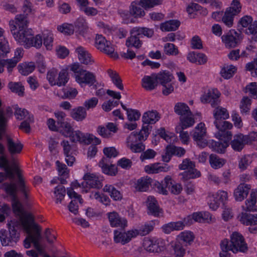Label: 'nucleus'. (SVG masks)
I'll return each instance as SVG.
<instances>
[{"label": "nucleus", "instance_id": "f257e3e1", "mask_svg": "<svg viewBox=\"0 0 257 257\" xmlns=\"http://www.w3.org/2000/svg\"><path fill=\"white\" fill-rule=\"evenodd\" d=\"M14 21L10 22L11 31L15 39L21 45L26 48L35 47L39 48L42 45V38L40 35H37L35 37L31 29H24L17 30V26Z\"/></svg>", "mask_w": 257, "mask_h": 257}, {"label": "nucleus", "instance_id": "f03ea898", "mask_svg": "<svg viewBox=\"0 0 257 257\" xmlns=\"http://www.w3.org/2000/svg\"><path fill=\"white\" fill-rule=\"evenodd\" d=\"M0 168H3L5 172L11 178H15V174H17L18 179L16 182L19 184V189L25 195L26 198H27L29 186L26 185L17 165L15 163L12 166L9 165L5 154L0 156Z\"/></svg>", "mask_w": 257, "mask_h": 257}, {"label": "nucleus", "instance_id": "7ed1b4c3", "mask_svg": "<svg viewBox=\"0 0 257 257\" xmlns=\"http://www.w3.org/2000/svg\"><path fill=\"white\" fill-rule=\"evenodd\" d=\"M3 188L6 193L11 197L12 205L14 212L19 215H23L24 211L22 204L19 201L17 196V192L21 193L25 200H28L30 191L29 187V191L28 192V197L26 198L25 195L19 190V184L18 182L11 181L10 183H5L2 185Z\"/></svg>", "mask_w": 257, "mask_h": 257}, {"label": "nucleus", "instance_id": "20e7f679", "mask_svg": "<svg viewBox=\"0 0 257 257\" xmlns=\"http://www.w3.org/2000/svg\"><path fill=\"white\" fill-rule=\"evenodd\" d=\"M213 116L214 117V124L219 131L218 136H222L225 131H229L232 127V124L225 120L229 118V115L227 109L221 106L214 107Z\"/></svg>", "mask_w": 257, "mask_h": 257}, {"label": "nucleus", "instance_id": "39448f33", "mask_svg": "<svg viewBox=\"0 0 257 257\" xmlns=\"http://www.w3.org/2000/svg\"><path fill=\"white\" fill-rule=\"evenodd\" d=\"M24 216L21 218L22 225L27 233V236L24 240V246L26 248H29L31 247V243H33V240L35 238L36 236V230H34V232L32 233L31 231L32 228H33L34 218L32 215L28 214L25 215H22Z\"/></svg>", "mask_w": 257, "mask_h": 257}, {"label": "nucleus", "instance_id": "423d86ee", "mask_svg": "<svg viewBox=\"0 0 257 257\" xmlns=\"http://www.w3.org/2000/svg\"><path fill=\"white\" fill-rule=\"evenodd\" d=\"M222 136H218L219 131L216 133L215 136L220 141L216 142L211 141L209 147L214 151L223 154L225 153L226 149L228 146V142L231 140L232 134L230 131H225Z\"/></svg>", "mask_w": 257, "mask_h": 257}, {"label": "nucleus", "instance_id": "0eeeda50", "mask_svg": "<svg viewBox=\"0 0 257 257\" xmlns=\"http://www.w3.org/2000/svg\"><path fill=\"white\" fill-rule=\"evenodd\" d=\"M19 233L16 227L9 224V231L0 230V240L3 246H13L19 240Z\"/></svg>", "mask_w": 257, "mask_h": 257}, {"label": "nucleus", "instance_id": "6e6552de", "mask_svg": "<svg viewBox=\"0 0 257 257\" xmlns=\"http://www.w3.org/2000/svg\"><path fill=\"white\" fill-rule=\"evenodd\" d=\"M241 9L239 0H233L231 6L226 9L222 21L226 26L231 27L233 24L234 17L240 13Z\"/></svg>", "mask_w": 257, "mask_h": 257}, {"label": "nucleus", "instance_id": "1a4fd4ad", "mask_svg": "<svg viewBox=\"0 0 257 257\" xmlns=\"http://www.w3.org/2000/svg\"><path fill=\"white\" fill-rule=\"evenodd\" d=\"M95 45L97 49L109 55L111 58L114 59L118 58V55L114 53V49L111 43L107 41L102 35H96Z\"/></svg>", "mask_w": 257, "mask_h": 257}, {"label": "nucleus", "instance_id": "9d476101", "mask_svg": "<svg viewBox=\"0 0 257 257\" xmlns=\"http://www.w3.org/2000/svg\"><path fill=\"white\" fill-rule=\"evenodd\" d=\"M179 168L180 170H187L181 173L183 179L187 180L189 179H193L200 176L199 172L195 169V164L189 159H184L182 163L179 165Z\"/></svg>", "mask_w": 257, "mask_h": 257}, {"label": "nucleus", "instance_id": "9b49d317", "mask_svg": "<svg viewBox=\"0 0 257 257\" xmlns=\"http://www.w3.org/2000/svg\"><path fill=\"white\" fill-rule=\"evenodd\" d=\"M229 247L230 250L233 253H236L238 251L245 252L248 249L247 244L245 242L243 236L236 232L232 234Z\"/></svg>", "mask_w": 257, "mask_h": 257}, {"label": "nucleus", "instance_id": "f8f14e48", "mask_svg": "<svg viewBox=\"0 0 257 257\" xmlns=\"http://www.w3.org/2000/svg\"><path fill=\"white\" fill-rule=\"evenodd\" d=\"M221 39L226 47L234 48L240 43L242 37L241 32L237 33L234 30H231L223 35Z\"/></svg>", "mask_w": 257, "mask_h": 257}, {"label": "nucleus", "instance_id": "ddd939ff", "mask_svg": "<svg viewBox=\"0 0 257 257\" xmlns=\"http://www.w3.org/2000/svg\"><path fill=\"white\" fill-rule=\"evenodd\" d=\"M83 179L84 181L81 183L82 188V192H87L86 188H99L102 187L101 181L102 179L94 174L87 173L85 174Z\"/></svg>", "mask_w": 257, "mask_h": 257}, {"label": "nucleus", "instance_id": "4468645a", "mask_svg": "<svg viewBox=\"0 0 257 257\" xmlns=\"http://www.w3.org/2000/svg\"><path fill=\"white\" fill-rule=\"evenodd\" d=\"M143 247L145 250L151 253H159L164 248L161 240L156 238H146L143 241Z\"/></svg>", "mask_w": 257, "mask_h": 257}, {"label": "nucleus", "instance_id": "2eb2a0df", "mask_svg": "<svg viewBox=\"0 0 257 257\" xmlns=\"http://www.w3.org/2000/svg\"><path fill=\"white\" fill-rule=\"evenodd\" d=\"M110 225L112 227H118L123 230L127 226V220L126 218L121 217L115 211L109 212L107 214Z\"/></svg>", "mask_w": 257, "mask_h": 257}, {"label": "nucleus", "instance_id": "dca6fc26", "mask_svg": "<svg viewBox=\"0 0 257 257\" xmlns=\"http://www.w3.org/2000/svg\"><path fill=\"white\" fill-rule=\"evenodd\" d=\"M75 77L76 81L80 84L84 83L92 85L96 82L94 74L84 70H80L78 74H75Z\"/></svg>", "mask_w": 257, "mask_h": 257}, {"label": "nucleus", "instance_id": "f3484780", "mask_svg": "<svg viewBox=\"0 0 257 257\" xmlns=\"http://www.w3.org/2000/svg\"><path fill=\"white\" fill-rule=\"evenodd\" d=\"M219 96L220 93L217 90H209L202 96L201 100L203 103H210L212 107H215L219 104Z\"/></svg>", "mask_w": 257, "mask_h": 257}, {"label": "nucleus", "instance_id": "a211bd4d", "mask_svg": "<svg viewBox=\"0 0 257 257\" xmlns=\"http://www.w3.org/2000/svg\"><path fill=\"white\" fill-rule=\"evenodd\" d=\"M108 159H101L98 163V166L101 169L102 172L109 176H115L118 172L117 167L108 162Z\"/></svg>", "mask_w": 257, "mask_h": 257}, {"label": "nucleus", "instance_id": "6ab92c4d", "mask_svg": "<svg viewBox=\"0 0 257 257\" xmlns=\"http://www.w3.org/2000/svg\"><path fill=\"white\" fill-rule=\"evenodd\" d=\"M142 30L141 28H134L131 31V36L130 37V45L140 48L142 45L141 41L140 40V36L142 35Z\"/></svg>", "mask_w": 257, "mask_h": 257}, {"label": "nucleus", "instance_id": "aec40b11", "mask_svg": "<svg viewBox=\"0 0 257 257\" xmlns=\"http://www.w3.org/2000/svg\"><path fill=\"white\" fill-rule=\"evenodd\" d=\"M244 135L242 134L236 135L233 137V140L230 142V145L232 149L237 152H240L247 144Z\"/></svg>", "mask_w": 257, "mask_h": 257}, {"label": "nucleus", "instance_id": "412c9836", "mask_svg": "<svg viewBox=\"0 0 257 257\" xmlns=\"http://www.w3.org/2000/svg\"><path fill=\"white\" fill-rule=\"evenodd\" d=\"M76 52L77 53L78 59L81 63L85 65H91L94 62L90 54L83 47H78L76 49Z\"/></svg>", "mask_w": 257, "mask_h": 257}, {"label": "nucleus", "instance_id": "4be33fe9", "mask_svg": "<svg viewBox=\"0 0 257 257\" xmlns=\"http://www.w3.org/2000/svg\"><path fill=\"white\" fill-rule=\"evenodd\" d=\"M250 190L249 185L240 184L234 191V196L236 201H241L246 197Z\"/></svg>", "mask_w": 257, "mask_h": 257}, {"label": "nucleus", "instance_id": "5701e85b", "mask_svg": "<svg viewBox=\"0 0 257 257\" xmlns=\"http://www.w3.org/2000/svg\"><path fill=\"white\" fill-rule=\"evenodd\" d=\"M146 203L149 213L155 216H158L162 210L160 208L156 198L152 196H149L147 198Z\"/></svg>", "mask_w": 257, "mask_h": 257}, {"label": "nucleus", "instance_id": "b1692460", "mask_svg": "<svg viewBox=\"0 0 257 257\" xmlns=\"http://www.w3.org/2000/svg\"><path fill=\"white\" fill-rule=\"evenodd\" d=\"M63 149L64 154L65 156V161L69 166H72L75 161V157L70 154L72 147L68 141L63 140L61 143Z\"/></svg>", "mask_w": 257, "mask_h": 257}, {"label": "nucleus", "instance_id": "393cba45", "mask_svg": "<svg viewBox=\"0 0 257 257\" xmlns=\"http://www.w3.org/2000/svg\"><path fill=\"white\" fill-rule=\"evenodd\" d=\"M257 201V191L251 192L249 199L245 201V203L242 206L243 210L245 211H256L257 206L255 205Z\"/></svg>", "mask_w": 257, "mask_h": 257}, {"label": "nucleus", "instance_id": "a878e982", "mask_svg": "<svg viewBox=\"0 0 257 257\" xmlns=\"http://www.w3.org/2000/svg\"><path fill=\"white\" fill-rule=\"evenodd\" d=\"M160 118V114L156 110H151L147 111L143 114L142 121L145 123L154 124Z\"/></svg>", "mask_w": 257, "mask_h": 257}, {"label": "nucleus", "instance_id": "bb28decb", "mask_svg": "<svg viewBox=\"0 0 257 257\" xmlns=\"http://www.w3.org/2000/svg\"><path fill=\"white\" fill-rule=\"evenodd\" d=\"M156 74H152L151 76H146L142 79V86L147 90L154 89L157 86L158 81L156 80Z\"/></svg>", "mask_w": 257, "mask_h": 257}, {"label": "nucleus", "instance_id": "cd10ccee", "mask_svg": "<svg viewBox=\"0 0 257 257\" xmlns=\"http://www.w3.org/2000/svg\"><path fill=\"white\" fill-rule=\"evenodd\" d=\"M87 112L84 107L78 106L71 110V117L77 121H81L86 117Z\"/></svg>", "mask_w": 257, "mask_h": 257}, {"label": "nucleus", "instance_id": "c85d7f7f", "mask_svg": "<svg viewBox=\"0 0 257 257\" xmlns=\"http://www.w3.org/2000/svg\"><path fill=\"white\" fill-rule=\"evenodd\" d=\"M7 148L11 155L19 154L21 152L23 146L20 142L15 143L13 140L9 137H7Z\"/></svg>", "mask_w": 257, "mask_h": 257}, {"label": "nucleus", "instance_id": "c756f323", "mask_svg": "<svg viewBox=\"0 0 257 257\" xmlns=\"http://www.w3.org/2000/svg\"><path fill=\"white\" fill-rule=\"evenodd\" d=\"M156 80H157L158 83H160L162 85H165L171 82L174 78L172 74L169 71L165 70L156 74Z\"/></svg>", "mask_w": 257, "mask_h": 257}, {"label": "nucleus", "instance_id": "7c9ffc66", "mask_svg": "<svg viewBox=\"0 0 257 257\" xmlns=\"http://www.w3.org/2000/svg\"><path fill=\"white\" fill-rule=\"evenodd\" d=\"M209 161L211 167L214 169L221 168L226 162L225 159L220 158L217 155L213 154L209 156Z\"/></svg>", "mask_w": 257, "mask_h": 257}, {"label": "nucleus", "instance_id": "2f4dec72", "mask_svg": "<svg viewBox=\"0 0 257 257\" xmlns=\"http://www.w3.org/2000/svg\"><path fill=\"white\" fill-rule=\"evenodd\" d=\"M240 221L246 225H255L257 224V214L242 212L240 215Z\"/></svg>", "mask_w": 257, "mask_h": 257}, {"label": "nucleus", "instance_id": "473e14b6", "mask_svg": "<svg viewBox=\"0 0 257 257\" xmlns=\"http://www.w3.org/2000/svg\"><path fill=\"white\" fill-rule=\"evenodd\" d=\"M166 187L173 194H179L182 190L180 184L173 182L171 177L167 176L165 177Z\"/></svg>", "mask_w": 257, "mask_h": 257}, {"label": "nucleus", "instance_id": "72a5a7b5", "mask_svg": "<svg viewBox=\"0 0 257 257\" xmlns=\"http://www.w3.org/2000/svg\"><path fill=\"white\" fill-rule=\"evenodd\" d=\"M14 25L17 26V30L26 29L28 27V20L27 14H20L16 16Z\"/></svg>", "mask_w": 257, "mask_h": 257}, {"label": "nucleus", "instance_id": "f704fd0d", "mask_svg": "<svg viewBox=\"0 0 257 257\" xmlns=\"http://www.w3.org/2000/svg\"><path fill=\"white\" fill-rule=\"evenodd\" d=\"M33 229L36 230L35 238L33 240L34 246L40 253H43V249L40 244V240L41 238V228L38 224L33 223Z\"/></svg>", "mask_w": 257, "mask_h": 257}, {"label": "nucleus", "instance_id": "c9c22d12", "mask_svg": "<svg viewBox=\"0 0 257 257\" xmlns=\"http://www.w3.org/2000/svg\"><path fill=\"white\" fill-rule=\"evenodd\" d=\"M114 241L115 243H121L122 244L128 242V231L122 232L117 229L114 230Z\"/></svg>", "mask_w": 257, "mask_h": 257}, {"label": "nucleus", "instance_id": "e433bc0d", "mask_svg": "<svg viewBox=\"0 0 257 257\" xmlns=\"http://www.w3.org/2000/svg\"><path fill=\"white\" fill-rule=\"evenodd\" d=\"M180 25L179 21L172 20L161 24L160 29L162 31H174L178 29Z\"/></svg>", "mask_w": 257, "mask_h": 257}, {"label": "nucleus", "instance_id": "4c0bfd02", "mask_svg": "<svg viewBox=\"0 0 257 257\" xmlns=\"http://www.w3.org/2000/svg\"><path fill=\"white\" fill-rule=\"evenodd\" d=\"M141 112L137 109H130V130L136 129L138 126L136 121L140 119Z\"/></svg>", "mask_w": 257, "mask_h": 257}, {"label": "nucleus", "instance_id": "58836bf2", "mask_svg": "<svg viewBox=\"0 0 257 257\" xmlns=\"http://www.w3.org/2000/svg\"><path fill=\"white\" fill-rule=\"evenodd\" d=\"M184 224L181 221L170 222L162 226L163 231L167 234L173 230H179L183 229Z\"/></svg>", "mask_w": 257, "mask_h": 257}, {"label": "nucleus", "instance_id": "ea45409f", "mask_svg": "<svg viewBox=\"0 0 257 257\" xmlns=\"http://www.w3.org/2000/svg\"><path fill=\"white\" fill-rule=\"evenodd\" d=\"M151 179L150 178H141L137 181L135 184L136 189L140 192L146 191L151 185Z\"/></svg>", "mask_w": 257, "mask_h": 257}, {"label": "nucleus", "instance_id": "a19ab883", "mask_svg": "<svg viewBox=\"0 0 257 257\" xmlns=\"http://www.w3.org/2000/svg\"><path fill=\"white\" fill-rule=\"evenodd\" d=\"M175 113L180 116L186 115V114H191V111L189 106L185 103H177L174 107Z\"/></svg>", "mask_w": 257, "mask_h": 257}, {"label": "nucleus", "instance_id": "79ce46f5", "mask_svg": "<svg viewBox=\"0 0 257 257\" xmlns=\"http://www.w3.org/2000/svg\"><path fill=\"white\" fill-rule=\"evenodd\" d=\"M74 26L77 31L81 35H83L87 32L88 26L86 20L82 17L78 18L74 23Z\"/></svg>", "mask_w": 257, "mask_h": 257}, {"label": "nucleus", "instance_id": "37998d69", "mask_svg": "<svg viewBox=\"0 0 257 257\" xmlns=\"http://www.w3.org/2000/svg\"><path fill=\"white\" fill-rule=\"evenodd\" d=\"M180 123L178 126H181L183 128H186L187 127L192 126L194 122V119L193 117V114L191 112V114H186L183 116L180 117Z\"/></svg>", "mask_w": 257, "mask_h": 257}, {"label": "nucleus", "instance_id": "c03bdc74", "mask_svg": "<svg viewBox=\"0 0 257 257\" xmlns=\"http://www.w3.org/2000/svg\"><path fill=\"white\" fill-rule=\"evenodd\" d=\"M108 74L111 78L113 83L120 90H123V86L122 83V80L119 77L118 74L111 69L107 70Z\"/></svg>", "mask_w": 257, "mask_h": 257}, {"label": "nucleus", "instance_id": "a18cd8bd", "mask_svg": "<svg viewBox=\"0 0 257 257\" xmlns=\"http://www.w3.org/2000/svg\"><path fill=\"white\" fill-rule=\"evenodd\" d=\"M166 167L160 166L159 163H154L150 165H147L145 167V171L148 174L158 173L160 172L166 171Z\"/></svg>", "mask_w": 257, "mask_h": 257}, {"label": "nucleus", "instance_id": "49530a36", "mask_svg": "<svg viewBox=\"0 0 257 257\" xmlns=\"http://www.w3.org/2000/svg\"><path fill=\"white\" fill-rule=\"evenodd\" d=\"M18 68L20 73L23 75H28L34 70L35 66L34 63L31 62L19 64Z\"/></svg>", "mask_w": 257, "mask_h": 257}, {"label": "nucleus", "instance_id": "de8ad7c7", "mask_svg": "<svg viewBox=\"0 0 257 257\" xmlns=\"http://www.w3.org/2000/svg\"><path fill=\"white\" fill-rule=\"evenodd\" d=\"M103 191L107 192L111 198L114 200H118L121 199L122 196L119 191L116 190L113 186L106 185L103 188Z\"/></svg>", "mask_w": 257, "mask_h": 257}, {"label": "nucleus", "instance_id": "09e8293b", "mask_svg": "<svg viewBox=\"0 0 257 257\" xmlns=\"http://www.w3.org/2000/svg\"><path fill=\"white\" fill-rule=\"evenodd\" d=\"M70 138V140L73 142L76 143L77 142L80 143H86L87 138L80 131H76L73 132L68 135Z\"/></svg>", "mask_w": 257, "mask_h": 257}, {"label": "nucleus", "instance_id": "8fccbe9b", "mask_svg": "<svg viewBox=\"0 0 257 257\" xmlns=\"http://www.w3.org/2000/svg\"><path fill=\"white\" fill-rule=\"evenodd\" d=\"M69 80L67 71L62 69L58 74V78L55 81V85L58 86H65Z\"/></svg>", "mask_w": 257, "mask_h": 257}, {"label": "nucleus", "instance_id": "3c124183", "mask_svg": "<svg viewBox=\"0 0 257 257\" xmlns=\"http://www.w3.org/2000/svg\"><path fill=\"white\" fill-rule=\"evenodd\" d=\"M8 86L12 92L18 93L19 96H23L25 89L20 82H10Z\"/></svg>", "mask_w": 257, "mask_h": 257}, {"label": "nucleus", "instance_id": "603ef678", "mask_svg": "<svg viewBox=\"0 0 257 257\" xmlns=\"http://www.w3.org/2000/svg\"><path fill=\"white\" fill-rule=\"evenodd\" d=\"M206 134V129L204 123H200L195 128L194 133L193 134L194 140H200L204 138Z\"/></svg>", "mask_w": 257, "mask_h": 257}, {"label": "nucleus", "instance_id": "864d4df0", "mask_svg": "<svg viewBox=\"0 0 257 257\" xmlns=\"http://www.w3.org/2000/svg\"><path fill=\"white\" fill-rule=\"evenodd\" d=\"M236 70V69L235 66L233 65H227L222 68L220 74L222 77L224 79H228L232 77Z\"/></svg>", "mask_w": 257, "mask_h": 257}, {"label": "nucleus", "instance_id": "5fc2aeb1", "mask_svg": "<svg viewBox=\"0 0 257 257\" xmlns=\"http://www.w3.org/2000/svg\"><path fill=\"white\" fill-rule=\"evenodd\" d=\"M103 152L105 157H102V159H108V162H111V158L116 157L119 154L118 152L113 147L104 148Z\"/></svg>", "mask_w": 257, "mask_h": 257}, {"label": "nucleus", "instance_id": "6e6d98bb", "mask_svg": "<svg viewBox=\"0 0 257 257\" xmlns=\"http://www.w3.org/2000/svg\"><path fill=\"white\" fill-rule=\"evenodd\" d=\"M251 99L247 96H244L240 101L239 108L242 113H247L250 109Z\"/></svg>", "mask_w": 257, "mask_h": 257}, {"label": "nucleus", "instance_id": "4d7b16f0", "mask_svg": "<svg viewBox=\"0 0 257 257\" xmlns=\"http://www.w3.org/2000/svg\"><path fill=\"white\" fill-rule=\"evenodd\" d=\"M66 193L65 188L62 185H59L55 187L54 194L56 197V203L61 202L63 199Z\"/></svg>", "mask_w": 257, "mask_h": 257}, {"label": "nucleus", "instance_id": "13d9d810", "mask_svg": "<svg viewBox=\"0 0 257 257\" xmlns=\"http://www.w3.org/2000/svg\"><path fill=\"white\" fill-rule=\"evenodd\" d=\"M63 93L62 98L73 99L76 97L78 94V91L76 88L70 87L63 89Z\"/></svg>", "mask_w": 257, "mask_h": 257}, {"label": "nucleus", "instance_id": "bf43d9fd", "mask_svg": "<svg viewBox=\"0 0 257 257\" xmlns=\"http://www.w3.org/2000/svg\"><path fill=\"white\" fill-rule=\"evenodd\" d=\"M56 165L59 175L61 176H63L64 178L68 177L69 170L67 166L64 164L61 163L59 161L56 162Z\"/></svg>", "mask_w": 257, "mask_h": 257}, {"label": "nucleus", "instance_id": "052dcab7", "mask_svg": "<svg viewBox=\"0 0 257 257\" xmlns=\"http://www.w3.org/2000/svg\"><path fill=\"white\" fill-rule=\"evenodd\" d=\"M222 251L220 252V257H230V253L228 251L230 250L229 247V241L227 239L222 240L220 244Z\"/></svg>", "mask_w": 257, "mask_h": 257}, {"label": "nucleus", "instance_id": "680f3d73", "mask_svg": "<svg viewBox=\"0 0 257 257\" xmlns=\"http://www.w3.org/2000/svg\"><path fill=\"white\" fill-rule=\"evenodd\" d=\"M19 61V58L17 56L14 57L13 59L3 60L4 63L2 64V66L7 65V69L9 72L12 71L13 68L15 67L18 62Z\"/></svg>", "mask_w": 257, "mask_h": 257}, {"label": "nucleus", "instance_id": "e2e57ef3", "mask_svg": "<svg viewBox=\"0 0 257 257\" xmlns=\"http://www.w3.org/2000/svg\"><path fill=\"white\" fill-rule=\"evenodd\" d=\"M33 115H29L26 120L22 122L19 128L24 131L26 133H30L31 130L30 123L33 121Z\"/></svg>", "mask_w": 257, "mask_h": 257}, {"label": "nucleus", "instance_id": "0e129e2a", "mask_svg": "<svg viewBox=\"0 0 257 257\" xmlns=\"http://www.w3.org/2000/svg\"><path fill=\"white\" fill-rule=\"evenodd\" d=\"M15 115L16 118L19 120L27 119L29 115H30L28 111L25 109H22L17 107H15Z\"/></svg>", "mask_w": 257, "mask_h": 257}, {"label": "nucleus", "instance_id": "69168bd1", "mask_svg": "<svg viewBox=\"0 0 257 257\" xmlns=\"http://www.w3.org/2000/svg\"><path fill=\"white\" fill-rule=\"evenodd\" d=\"M57 29L61 33L68 35L73 34L74 31V26L71 24H64L62 26H59L58 27Z\"/></svg>", "mask_w": 257, "mask_h": 257}, {"label": "nucleus", "instance_id": "338daca9", "mask_svg": "<svg viewBox=\"0 0 257 257\" xmlns=\"http://www.w3.org/2000/svg\"><path fill=\"white\" fill-rule=\"evenodd\" d=\"M173 247L176 257H183L184 256L185 250L180 242H175L174 245H173Z\"/></svg>", "mask_w": 257, "mask_h": 257}, {"label": "nucleus", "instance_id": "774afa93", "mask_svg": "<svg viewBox=\"0 0 257 257\" xmlns=\"http://www.w3.org/2000/svg\"><path fill=\"white\" fill-rule=\"evenodd\" d=\"M246 70L251 71V75L253 77L257 76V59L253 61L246 64Z\"/></svg>", "mask_w": 257, "mask_h": 257}]
</instances>
